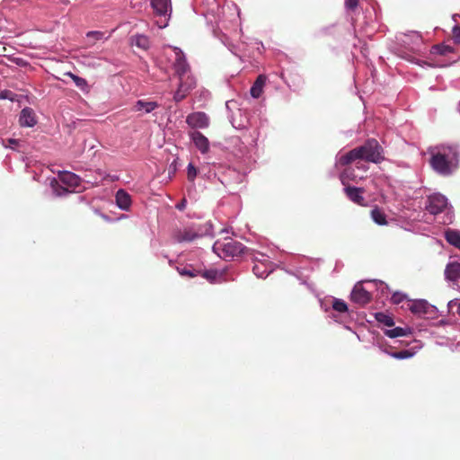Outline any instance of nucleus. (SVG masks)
Listing matches in <instances>:
<instances>
[{
    "label": "nucleus",
    "mask_w": 460,
    "mask_h": 460,
    "mask_svg": "<svg viewBox=\"0 0 460 460\" xmlns=\"http://www.w3.org/2000/svg\"><path fill=\"white\" fill-rule=\"evenodd\" d=\"M385 160L384 149L375 138L367 139L362 146L340 155L336 166H347L352 163L365 161L367 163L380 164Z\"/></svg>",
    "instance_id": "1"
},
{
    "label": "nucleus",
    "mask_w": 460,
    "mask_h": 460,
    "mask_svg": "<svg viewBox=\"0 0 460 460\" xmlns=\"http://www.w3.org/2000/svg\"><path fill=\"white\" fill-rule=\"evenodd\" d=\"M431 168L442 176L451 175L459 164V149L456 146H440L429 151Z\"/></svg>",
    "instance_id": "2"
},
{
    "label": "nucleus",
    "mask_w": 460,
    "mask_h": 460,
    "mask_svg": "<svg viewBox=\"0 0 460 460\" xmlns=\"http://www.w3.org/2000/svg\"><path fill=\"white\" fill-rule=\"evenodd\" d=\"M245 249L242 243L229 237L223 241L217 240L213 245L214 252L223 258L241 255L245 252Z\"/></svg>",
    "instance_id": "3"
},
{
    "label": "nucleus",
    "mask_w": 460,
    "mask_h": 460,
    "mask_svg": "<svg viewBox=\"0 0 460 460\" xmlns=\"http://www.w3.org/2000/svg\"><path fill=\"white\" fill-rule=\"evenodd\" d=\"M447 206V198L439 193L428 197L426 209L432 215H438L445 210Z\"/></svg>",
    "instance_id": "4"
},
{
    "label": "nucleus",
    "mask_w": 460,
    "mask_h": 460,
    "mask_svg": "<svg viewBox=\"0 0 460 460\" xmlns=\"http://www.w3.org/2000/svg\"><path fill=\"white\" fill-rule=\"evenodd\" d=\"M179 86L177 91L174 93L173 100L176 102H181L189 93L195 87L196 80L191 75H187L184 79H179Z\"/></svg>",
    "instance_id": "5"
},
{
    "label": "nucleus",
    "mask_w": 460,
    "mask_h": 460,
    "mask_svg": "<svg viewBox=\"0 0 460 460\" xmlns=\"http://www.w3.org/2000/svg\"><path fill=\"white\" fill-rule=\"evenodd\" d=\"M175 61L173 64V67L175 73L177 74L179 79H184L189 75L190 66L187 63L185 57L181 49H175Z\"/></svg>",
    "instance_id": "6"
},
{
    "label": "nucleus",
    "mask_w": 460,
    "mask_h": 460,
    "mask_svg": "<svg viewBox=\"0 0 460 460\" xmlns=\"http://www.w3.org/2000/svg\"><path fill=\"white\" fill-rule=\"evenodd\" d=\"M372 296L360 282L357 283L350 294V299L359 305H365L371 301Z\"/></svg>",
    "instance_id": "7"
},
{
    "label": "nucleus",
    "mask_w": 460,
    "mask_h": 460,
    "mask_svg": "<svg viewBox=\"0 0 460 460\" xmlns=\"http://www.w3.org/2000/svg\"><path fill=\"white\" fill-rule=\"evenodd\" d=\"M186 123L192 128H206L209 126V119L206 113L198 111L189 114Z\"/></svg>",
    "instance_id": "8"
},
{
    "label": "nucleus",
    "mask_w": 460,
    "mask_h": 460,
    "mask_svg": "<svg viewBox=\"0 0 460 460\" xmlns=\"http://www.w3.org/2000/svg\"><path fill=\"white\" fill-rule=\"evenodd\" d=\"M252 271L258 278L265 279L273 271V263L268 259L255 260Z\"/></svg>",
    "instance_id": "9"
},
{
    "label": "nucleus",
    "mask_w": 460,
    "mask_h": 460,
    "mask_svg": "<svg viewBox=\"0 0 460 460\" xmlns=\"http://www.w3.org/2000/svg\"><path fill=\"white\" fill-rule=\"evenodd\" d=\"M200 236L201 234H199L194 227H184L178 229L174 233V239L178 243L192 242Z\"/></svg>",
    "instance_id": "10"
},
{
    "label": "nucleus",
    "mask_w": 460,
    "mask_h": 460,
    "mask_svg": "<svg viewBox=\"0 0 460 460\" xmlns=\"http://www.w3.org/2000/svg\"><path fill=\"white\" fill-rule=\"evenodd\" d=\"M190 137L195 146L202 153L206 154L209 150L208 139L199 131L194 130L190 132Z\"/></svg>",
    "instance_id": "11"
},
{
    "label": "nucleus",
    "mask_w": 460,
    "mask_h": 460,
    "mask_svg": "<svg viewBox=\"0 0 460 460\" xmlns=\"http://www.w3.org/2000/svg\"><path fill=\"white\" fill-rule=\"evenodd\" d=\"M346 196L354 203L359 206H365V198L363 197L364 189L348 186L344 189Z\"/></svg>",
    "instance_id": "12"
},
{
    "label": "nucleus",
    "mask_w": 460,
    "mask_h": 460,
    "mask_svg": "<svg viewBox=\"0 0 460 460\" xmlns=\"http://www.w3.org/2000/svg\"><path fill=\"white\" fill-rule=\"evenodd\" d=\"M151 5L159 16L170 15L172 13L171 0H151Z\"/></svg>",
    "instance_id": "13"
},
{
    "label": "nucleus",
    "mask_w": 460,
    "mask_h": 460,
    "mask_svg": "<svg viewBox=\"0 0 460 460\" xmlns=\"http://www.w3.org/2000/svg\"><path fill=\"white\" fill-rule=\"evenodd\" d=\"M447 280L456 283L460 279V263L457 261L449 262L445 269Z\"/></svg>",
    "instance_id": "14"
},
{
    "label": "nucleus",
    "mask_w": 460,
    "mask_h": 460,
    "mask_svg": "<svg viewBox=\"0 0 460 460\" xmlns=\"http://www.w3.org/2000/svg\"><path fill=\"white\" fill-rule=\"evenodd\" d=\"M20 125L22 127H33L37 123L35 112L31 108H24L22 110L20 118Z\"/></svg>",
    "instance_id": "15"
},
{
    "label": "nucleus",
    "mask_w": 460,
    "mask_h": 460,
    "mask_svg": "<svg viewBox=\"0 0 460 460\" xmlns=\"http://www.w3.org/2000/svg\"><path fill=\"white\" fill-rule=\"evenodd\" d=\"M431 305L426 300H415L409 305L410 311L418 315H424L429 313Z\"/></svg>",
    "instance_id": "16"
},
{
    "label": "nucleus",
    "mask_w": 460,
    "mask_h": 460,
    "mask_svg": "<svg viewBox=\"0 0 460 460\" xmlns=\"http://www.w3.org/2000/svg\"><path fill=\"white\" fill-rule=\"evenodd\" d=\"M59 180L70 188H76L81 184L80 177L70 172H64L59 174Z\"/></svg>",
    "instance_id": "17"
},
{
    "label": "nucleus",
    "mask_w": 460,
    "mask_h": 460,
    "mask_svg": "<svg viewBox=\"0 0 460 460\" xmlns=\"http://www.w3.org/2000/svg\"><path fill=\"white\" fill-rule=\"evenodd\" d=\"M116 203L119 208L128 210L131 205V198L124 190H119L116 193Z\"/></svg>",
    "instance_id": "18"
},
{
    "label": "nucleus",
    "mask_w": 460,
    "mask_h": 460,
    "mask_svg": "<svg viewBox=\"0 0 460 460\" xmlns=\"http://www.w3.org/2000/svg\"><path fill=\"white\" fill-rule=\"evenodd\" d=\"M267 77L264 75H260L256 78L255 82L253 83L250 90L251 95L253 98H259L261 95Z\"/></svg>",
    "instance_id": "19"
},
{
    "label": "nucleus",
    "mask_w": 460,
    "mask_h": 460,
    "mask_svg": "<svg viewBox=\"0 0 460 460\" xmlns=\"http://www.w3.org/2000/svg\"><path fill=\"white\" fill-rule=\"evenodd\" d=\"M158 107V103L155 102H146L139 100L136 102L134 105V110L136 111H145V112L149 113L153 111L155 109Z\"/></svg>",
    "instance_id": "20"
},
{
    "label": "nucleus",
    "mask_w": 460,
    "mask_h": 460,
    "mask_svg": "<svg viewBox=\"0 0 460 460\" xmlns=\"http://www.w3.org/2000/svg\"><path fill=\"white\" fill-rule=\"evenodd\" d=\"M445 238L448 243L460 249V234L456 230L448 229L445 232Z\"/></svg>",
    "instance_id": "21"
},
{
    "label": "nucleus",
    "mask_w": 460,
    "mask_h": 460,
    "mask_svg": "<svg viewBox=\"0 0 460 460\" xmlns=\"http://www.w3.org/2000/svg\"><path fill=\"white\" fill-rule=\"evenodd\" d=\"M177 270L181 276L194 278L199 276L201 273V270H197L193 268L191 265H185L183 267H178Z\"/></svg>",
    "instance_id": "22"
},
{
    "label": "nucleus",
    "mask_w": 460,
    "mask_h": 460,
    "mask_svg": "<svg viewBox=\"0 0 460 460\" xmlns=\"http://www.w3.org/2000/svg\"><path fill=\"white\" fill-rule=\"evenodd\" d=\"M371 218L377 225H387V220L385 213L377 207L371 210Z\"/></svg>",
    "instance_id": "23"
},
{
    "label": "nucleus",
    "mask_w": 460,
    "mask_h": 460,
    "mask_svg": "<svg viewBox=\"0 0 460 460\" xmlns=\"http://www.w3.org/2000/svg\"><path fill=\"white\" fill-rule=\"evenodd\" d=\"M66 75H68L75 84V85L80 88L82 91L87 92L88 91V84L87 81L80 77L71 72L66 73Z\"/></svg>",
    "instance_id": "24"
},
{
    "label": "nucleus",
    "mask_w": 460,
    "mask_h": 460,
    "mask_svg": "<svg viewBox=\"0 0 460 460\" xmlns=\"http://www.w3.org/2000/svg\"><path fill=\"white\" fill-rule=\"evenodd\" d=\"M375 317L378 323H383L385 326L392 327L394 325V319L385 313H376Z\"/></svg>",
    "instance_id": "25"
},
{
    "label": "nucleus",
    "mask_w": 460,
    "mask_h": 460,
    "mask_svg": "<svg viewBox=\"0 0 460 460\" xmlns=\"http://www.w3.org/2000/svg\"><path fill=\"white\" fill-rule=\"evenodd\" d=\"M408 332L406 329L402 327H395L394 329L386 330L385 334L389 338H397L407 335Z\"/></svg>",
    "instance_id": "26"
},
{
    "label": "nucleus",
    "mask_w": 460,
    "mask_h": 460,
    "mask_svg": "<svg viewBox=\"0 0 460 460\" xmlns=\"http://www.w3.org/2000/svg\"><path fill=\"white\" fill-rule=\"evenodd\" d=\"M51 187L53 189V191L54 193L57 195V196H63L66 193L69 192V190H67V188L66 187H63L62 185H60L58 183V181L56 180V179H53L52 181H51Z\"/></svg>",
    "instance_id": "27"
},
{
    "label": "nucleus",
    "mask_w": 460,
    "mask_h": 460,
    "mask_svg": "<svg viewBox=\"0 0 460 460\" xmlns=\"http://www.w3.org/2000/svg\"><path fill=\"white\" fill-rule=\"evenodd\" d=\"M433 49H434L433 53H438L442 56H446L448 53L453 52L452 47H450L448 45H444V44L436 45L433 47Z\"/></svg>",
    "instance_id": "28"
},
{
    "label": "nucleus",
    "mask_w": 460,
    "mask_h": 460,
    "mask_svg": "<svg viewBox=\"0 0 460 460\" xmlns=\"http://www.w3.org/2000/svg\"><path fill=\"white\" fill-rule=\"evenodd\" d=\"M332 308L340 313H345L348 311L347 304L341 299H334Z\"/></svg>",
    "instance_id": "29"
},
{
    "label": "nucleus",
    "mask_w": 460,
    "mask_h": 460,
    "mask_svg": "<svg viewBox=\"0 0 460 460\" xmlns=\"http://www.w3.org/2000/svg\"><path fill=\"white\" fill-rule=\"evenodd\" d=\"M87 40L91 44H94L97 40H100L103 37V32L102 31H89L86 34Z\"/></svg>",
    "instance_id": "30"
},
{
    "label": "nucleus",
    "mask_w": 460,
    "mask_h": 460,
    "mask_svg": "<svg viewBox=\"0 0 460 460\" xmlns=\"http://www.w3.org/2000/svg\"><path fill=\"white\" fill-rule=\"evenodd\" d=\"M390 355L396 359H404L412 357L413 353L410 350L404 349L401 351L392 352Z\"/></svg>",
    "instance_id": "31"
},
{
    "label": "nucleus",
    "mask_w": 460,
    "mask_h": 460,
    "mask_svg": "<svg viewBox=\"0 0 460 460\" xmlns=\"http://www.w3.org/2000/svg\"><path fill=\"white\" fill-rule=\"evenodd\" d=\"M136 45L146 49L149 46L148 39L144 35H137L136 39Z\"/></svg>",
    "instance_id": "32"
},
{
    "label": "nucleus",
    "mask_w": 460,
    "mask_h": 460,
    "mask_svg": "<svg viewBox=\"0 0 460 460\" xmlns=\"http://www.w3.org/2000/svg\"><path fill=\"white\" fill-rule=\"evenodd\" d=\"M198 171L192 164H189L187 168V177L190 181H193L196 178Z\"/></svg>",
    "instance_id": "33"
},
{
    "label": "nucleus",
    "mask_w": 460,
    "mask_h": 460,
    "mask_svg": "<svg viewBox=\"0 0 460 460\" xmlns=\"http://www.w3.org/2000/svg\"><path fill=\"white\" fill-rule=\"evenodd\" d=\"M199 275L202 276L203 278L212 281L217 278V271L214 270H204V271L201 270V273Z\"/></svg>",
    "instance_id": "34"
},
{
    "label": "nucleus",
    "mask_w": 460,
    "mask_h": 460,
    "mask_svg": "<svg viewBox=\"0 0 460 460\" xmlns=\"http://www.w3.org/2000/svg\"><path fill=\"white\" fill-rule=\"evenodd\" d=\"M0 99L1 100L8 99V100L13 101L14 93L9 90L1 91L0 92Z\"/></svg>",
    "instance_id": "35"
},
{
    "label": "nucleus",
    "mask_w": 460,
    "mask_h": 460,
    "mask_svg": "<svg viewBox=\"0 0 460 460\" xmlns=\"http://www.w3.org/2000/svg\"><path fill=\"white\" fill-rule=\"evenodd\" d=\"M359 0H346L345 7L348 10L354 11L358 5Z\"/></svg>",
    "instance_id": "36"
},
{
    "label": "nucleus",
    "mask_w": 460,
    "mask_h": 460,
    "mask_svg": "<svg viewBox=\"0 0 460 460\" xmlns=\"http://www.w3.org/2000/svg\"><path fill=\"white\" fill-rule=\"evenodd\" d=\"M454 41L460 44V26H455L452 31Z\"/></svg>",
    "instance_id": "37"
},
{
    "label": "nucleus",
    "mask_w": 460,
    "mask_h": 460,
    "mask_svg": "<svg viewBox=\"0 0 460 460\" xmlns=\"http://www.w3.org/2000/svg\"><path fill=\"white\" fill-rule=\"evenodd\" d=\"M391 299L394 304H399L404 299V295H402L401 293H394L392 296Z\"/></svg>",
    "instance_id": "38"
},
{
    "label": "nucleus",
    "mask_w": 460,
    "mask_h": 460,
    "mask_svg": "<svg viewBox=\"0 0 460 460\" xmlns=\"http://www.w3.org/2000/svg\"><path fill=\"white\" fill-rule=\"evenodd\" d=\"M8 146L4 145L5 147H10L12 149H15V146L18 145V140L14 138H9L8 140Z\"/></svg>",
    "instance_id": "39"
},
{
    "label": "nucleus",
    "mask_w": 460,
    "mask_h": 460,
    "mask_svg": "<svg viewBox=\"0 0 460 460\" xmlns=\"http://www.w3.org/2000/svg\"><path fill=\"white\" fill-rule=\"evenodd\" d=\"M186 200L182 199L181 203L176 205V208L179 210H183L185 208Z\"/></svg>",
    "instance_id": "40"
},
{
    "label": "nucleus",
    "mask_w": 460,
    "mask_h": 460,
    "mask_svg": "<svg viewBox=\"0 0 460 460\" xmlns=\"http://www.w3.org/2000/svg\"><path fill=\"white\" fill-rule=\"evenodd\" d=\"M351 172L350 169H346L344 172H343V174H346L347 177L350 178V176L349 175V172Z\"/></svg>",
    "instance_id": "41"
},
{
    "label": "nucleus",
    "mask_w": 460,
    "mask_h": 460,
    "mask_svg": "<svg viewBox=\"0 0 460 460\" xmlns=\"http://www.w3.org/2000/svg\"><path fill=\"white\" fill-rule=\"evenodd\" d=\"M456 313L460 315V302L457 304Z\"/></svg>",
    "instance_id": "42"
},
{
    "label": "nucleus",
    "mask_w": 460,
    "mask_h": 460,
    "mask_svg": "<svg viewBox=\"0 0 460 460\" xmlns=\"http://www.w3.org/2000/svg\"><path fill=\"white\" fill-rule=\"evenodd\" d=\"M165 26H166V23L160 25L161 28L165 27Z\"/></svg>",
    "instance_id": "43"
}]
</instances>
